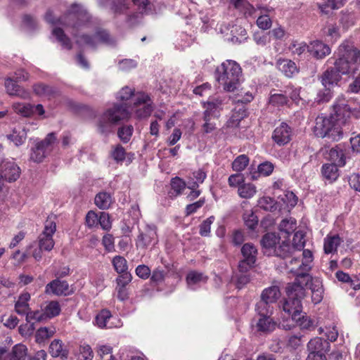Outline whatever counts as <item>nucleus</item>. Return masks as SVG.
Masks as SVG:
<instances>
[{"mask_svg":"<svg viewBox=\"0 0 360 360\" xmlns=\"http://www.w3.org/2000/svg\"><path fill=\"white\" fill-rule=\"evenodd\" d=\"M129 0H112V10L115 14L124 13L128 9Z\"/></svg>","mask_w":360,"mask_h":360,"instance_id":"nucleus-61","label":"nucleus"},{"mask_svg":"<svg viewBox=\"0 0 360 360\" xmlns=\"http://www.w3.org/2000/svg\"><path fill=\"white\" fill-rule=\"evenodd\" d=\"M338 167L339 165L333 163L323 164L321 167L322 175L330 181H335L340 175Z\"/></svg>","mask_w":360,"mask_h":360,"instance_id":"nucleus-29","label":"nucleus"},{"mask_svg":"<svg viewBox=\"0 0 360 360\" xmlns=\"http://www.w3.org/2000/svg\"><path fill=\"white\" fill-rule=\"evenodd\" d=\"M256 327L258 331L268 333L273 331L276 328V322H274L271 316H260Z\"/></svg>","mask_w":360,"mask_h":360,"instance_id":"nucleus-33","label":"nucleus"},{"mask_svg":"<svg viewBox=\"0 0 360 360\" xmlns=\"http://www.w3.org/2000/svg\"><path fill=\"white\" fill-rule=\"evenodd\" d=\"M238 193L242 198H250L256 193V187L250 183L243 184L238 187Z\"/></svg>","mask_w":360,"mask_h":360,"instance_id":"nucleus-47","label":"nucleus"},{"mask_svg":"<svg viewBox=\"0 0 360 360\" xmlns=\"http://www.w3.org/2000/svg\"><path fill=\"white\" fill-rule=\"evenodd\" d=\"M98 224L103 230L109 231L112 227V222L109 214L105 212H100Z\"/></svg>","mask_w":360,"mask_h":360,"instance_id":"nucleus-62","label":"nucleus"},{"mask_svg":"<svg viewBox=\"0 0 360 360\" xmlns=\"http://www.w3.org/2000/svg\"><path fill=\"white\" fill-rule=\"evenodd\" d=\"M302 259H300L296 255L292 257L289 261V267L290 272L295 275V278H300L304 275L309 278L308 283L311 280V276L308 274L311 268L313 262V254L309 250H304L302 252Z\"/></svg>","mask_w":360,"mask_h":360,"instance_id":"nucleus-9","label":"nucleus"},{"mask_svg":"<svg viewBox=\"0 0 360 360\" xmlns=\"http://www.w3.org/2000/svg\"><path fill=\"white\" fill-rule=\"evenodd\" d=\"M278 198L288 210L294 207L297 205L298 200L295 194L290 191H284L283 194L278 195Z\"/></svg>","mask_w":360,"mask_h":360,"instance_id":"nucleus-37","label":"nucleus"},{"mask_svg":"<svg viewBox=\"0 0 360 360\" xmlns=\"http://www.w3.org/2000/svg\"><path fill=\"white\" fill-rule=\"evenodd\" d=\"M297 228V221L293 218L283 219L279 224V230L286 235V238L293 233Z\"/></svg>","mask_w":360,"mask_h":360,"instance_id":"nucleus-39","label":"nucleus"},{"mask_svg":"<svg viewBox=\"0 0 360 360\" xmlns=\"http://www.w3.org/2000/svg\"><path fill=\"white\" fill-rule=\"evenodd\" d=\"M276 67L287 77H292L295 73L298 72L296 64L289 59H278Z\"/></svg>","mask_w":360,"mask_h":360,"instance_id":"nucleus-23","label":"nucleus"},{"mask_svg":"<svg viewBox=\"0 0 360 360\" xmlns=\"http://www.w3.org/2000/svg\"><path fill=\"white\" fill-rule=\"evenodd\" d=\"M56 231V224L53 221L47 220L44 230L39 236V247L41 250L51 251L54 246L53 235Z\"/></svg>","mask_w":360,"mask_h":360,"instance_id":"nucleus-10","label":"nucleus"},{"mask_svg":"<svg viewBox=\"0 0 360 360\" xmlns=\"http://www.w3.org/2000/svg\"><path fill=\"white\" fill-rule=\"evenodd\" d=\"M314 133L317 137L327 138L332 141H338L342 136V127L335 120L334 115L318 116L316 119Z\"/></svg>","mask_w":360,"mask_h":360,"instance_id":"nucleus-6","label":"nucleus"},{"mask_svg":"<svg viewBox=\"0 0 360 360\" xmlns=\"http://www.w3.org/2000/svg\"><path fill=\"white\" fill-rule=\"evenodd\" d=\"M72 34L76 38V44L80 47L87 46L96 49L98 43L110 46L116 45V39L108 30L103 28H97L94 36L86 34H80L78 33V30L72 32Z\"/></svg>","mask_w":360,"mask_h":360,"instance_id":"nucleus-7","label":"nucleus"},{"mask_svg":"<svg viewBox=\"0 0 360 360\" xmlns=\"http://www.w3.org/2000/svg\"><path fill=\"white\" fill-rule=\"evenodd\" d=\"M53 34L56 37L57 40L61 44L63 48L70 50L72 48L70 38L65 34L63 29L56 27L52 31Z\"/></svg>","mask_w":360,"mask_h":360,"instance_id":"nucleus-42","label":"nucleus"},{"mask_svg":"<svg viewBox=\"0 0 360 360\" xmlns=\"http://www.w3.org/2000/svg\"><path fill=\"white\" fill-rule=\"evenodd\" d=\"M214 221V217L211 216L204 220L200 225L199 233L202 236H209L210 233L211 225Z\"/></svg>","mask_w":360,"mask_h":360,"instance_id":"nucleus-60","label":"nucleus"},{"mask_svg":"<svg viewBox=\"0 0 360 360\" xmlns=\"http://www.w3.org/2000/svg\"><path fill=\"white\" fill-rule=\"evenodd\" d=\"M95 205L101 210H107L112 202V197L107 192H100L94 199Z\"/></svg>","mask_w":360,"mask_h":360,"instance_id":"nucleus-34","label":"nucleus"},{"mask_svg":"<svg viewBox=\"0 0 360 360\" xmlns=\"http://www.w3.org/2000/svg\"><path fill=\"white\" fill-rule=\"evenodd\" d=\"M46 320H47V318L44 309L41 311L37 310L34 311H31L30 310L26 316V321L29 323H31L32 321L41 322Z\"/></svg>","mask_w":360,"mask_h":360,"instance_id":"nucleus-56","label":"nucleus"},{"mask_svg":"<svg viewBox=\"0 0 360 360\" xmlns=\"http://www.w3.org/2000/svg\"><path fill=\"white\" fill-rule=\"evenodd\" d=\"M329 347V342L319 337L311 339L307 345L309 354H325Z\"/></svg>","mask_w":360,"mask_h":360,"instance_id":"nucleus-19","label":"nucleus"},{"mask_svg":"<svg viewBox=\"0 0 360 360\" xmlns=\"http://www.w3.org/2000/svg\"><path fill=\"white\" fill-rule=\"evenodd\" d=\"M271 303L261 299L255 306V310L259 316H270L273 312Z\"/></svg>","mask_w":360,"mask_h":360,"instance_id":"nucleus-40","label":"nucleus"},{"mask_svg":"<svg viewBox=\"0 0 360 360\" xmlns=\"http://www.w3.org/2000/svg\"><path fill=\"white\" fill-rule=\"evenodd\" d=\"M33 90L36 94L42 96H51L56 93V90L53 86L44 83L34 84Z\"/></svg>","mask_w":360,"mask_h":360,"instance_id":"nucleus-44","label":"nucleus"},{"mask_svg":"<svg viewBox=\"0 0 360 360\" xmlns=\"http://www.w3.org/2000/svg\"><path fill=\"white\" fill-rule=\"evenodd\" d=\"M46 293H52L57 296L68 295L71 293L69 284L65 281L56 278L46 285Z\"/></svg>","mask_w":360,"mask_h":360,"instance_id":"nucleus-15","label":"nucleus"},{"mask_svg":"<svg viewBox=\"0 0 360 360\" xmlns=\"http://www.w3.org/2000/svg\"><path fill=\"white\" fill-rule=\"evenodd\" d=\"M57 137L55 132H51L41 141H37L31 149L30 160L41 162L53 150Z\"/></svg>","mask_w":360,"mask_h":360,"instance_id":"nucleus-8","label":"nucleus"},{"mask_svg":"<svg viewBox=\"0 0 360 360\" xmlns=\"http://www.w3.org/2000/svg\"><path fill=\"white\" fill-rule=\"evenodd\" d=\"M165 271L160 267H158L155 269L150 274V281L152 283L158 284L165 280Z\"/></svg>","mask_w":360,"mask_h":360,"instance_id":"nucleus-64","label":"nucleus"},{"mask_svg":"<svg viewBox=\"0 0 360 360\" xmlns=\"http://www.w3.org/2000/svg\"><path fill=\"white\" fill-rule=\"evenodd\" d=\"M5 87L8 94L23 98L29 97V93L17 84V81L8 77L5 81Z\"/></svg>","mask_w":360,"mask_h":360,"instance_id":"nucleus-22","label":"nucleus"},{"mask_svg":"<svg viewBox=\"0 0 360 360\" xmlns=\"http://www.w3.org/2000/svg\"><path fill=\"white\" fill-rule=\"evenodd\" d=\"M49 352L53 357H60L61 359H68L69 352L64 346L62 340L59 339L53 340L49 347Z\"/></svg>","mask_w":360,"mask_h":360,"instance_id":"nucleus-21","label":"nucleus"},{"mask_svg":"<svg viewBox=\"0 0 360 360\" xmlns=\"http://www.w3.org/2000/svg\"><path fill=\"white\" fill-rule=\"evenodd\" d=\"M9 360H28L27 348L22 344H17L8 354Z\"/></svg>","mask_w":360,"mask_h":360,"instance_id":"nucleus-31","label":"nucleus"},{"mask_svg":"<svg viewBox=\"0 0 360 360\" xmlns=\"http://www.w3.org/2000/svg\"><path fill=\"white\" fill-rule=\"evenodd\" d=\"M292 136V129L285 122H282L274 131L272 139L278 146H284L290 142Z\"/></svg>","mask_w":360,"mask_h":360,"instance_id":"nucleus-14","label":"nucleus"},{"mask_svg":"<svg viewBox=\"0 0 360 360\" xmlns=\"http://www.w3.org/2000/svg\"><path fill=\"white\" fill-rule=\"evenodd\" d=\"M274 165L269 161L264 162L258 165V172L264 176H269L274 171Z\"/></svg>","mask_w":360,"mask_h":360,"instance_id":"nucleus-63","label":"nucleus"},{"mask_svg":"<svg viewBox=\"0 0 360 360\" xmlns=\"http://www.w3.org/2000/svg\"><path fill=\"white\" fill-rule=\"evenodd\" d=\"M305 245L304 233L298 231L294 233L292 246L296 251H301Z\"/></svg>","mask_w":360,"mask_h":360,"instance_id":"nucleus-54","label":"nucleus"},{"mask_svg":"<svg viewBox=\"0 0 360 360\" xmlns=\"http://www.w3.org/2000/svg\"><path fill=\"white\" fill-rule=\"evenodd\" d=\"M338 55L334 68L341 75L355 73L356 65L360 64V51L354 43L349 41L342 43L338 48Z\"/></svg>","mask_w":360,"mask_h":360,"instance_id":"nucleus-3","label":"nucleus"},{"mask_svg":"<svg viewBox=\"0 0 360 360\" xmlns=\"http://www.w3.org/2000/svg\"><path fill=\"white\" fill-rule=\"evenodd\" d=\"M340 237L336 234L327 236L324 239L323 250L326 254L333 253L337 251L338 247L342 242Z\"/></svg>","mask_w":360,"mask_h":360,"instance_id":"nucleus-27","label":"nucleus"},{"mask_svg":"<svg viewBox=\"0 0 360 360\" xmlns=\"http://www.w3.org/2000/svg\"><path fill=\"white\" fill-rule=\"evenodd\" d=\"M341 75L334 67L328 68L321 76V84L325 88L331 89L340 82Z\"/></svg>","mask_w":360,"mask_h":360,"instance_id":"nucleus-18","label":"nucleus"},{"mask_svg":"<svg viewBox=\"0 0 360 360\" xmlns=\"http://www.w3.org/2000/svg\"><path fill=\"white\" fill-rule=\"evenodd\" d=\"M299 319H292L300 327L301 329L313 330L315 328L314 321L306 315L304 312L299 314Z\"/></svg>","mask_w":360,"mask_h":360,"instance_id":"nucleus-45","label":"nucleus"},{"mask_svg":"<svg viewBox=\"0 0 360 360\" xmlns=\"http://www.w3.org/2000/svg\"><path fill=\"white\" fill-rule=\"evenodd\" d=\"M241 253L243 259L251 263H255L257 260V250L252 243H245L241 248Z\"/></svg>","mask_w":360,"mask_h":360,"instance_id":"nucleus-36","label":"nucleus"},{"mask_svg":"<svg viewBox=\"0 0 360 360\" xmlns=\"http://www.w3.org/2000/svg\"><path fill=\"white\" fill-rule=\"evenodd\" d=\"M288 96L283 94H274L269 97V103L274 106H282L288 103Z\"/></svg>","mask_w":360,"mask_h":360,"instance_id":"nucleus-57","label":"nucleus"},{"mask_svg":"<svg viewBox=\"0 0 360 360\" xmlns=\"http://www.w3.org/2000/svg\"><path fill=\"white\" fill-rule=\"evenodd\" d=\"M234 7L245 15H252L255 13L254 7L247 0H230Z\"/></svg>","mask_w":360,"mask_h":360,"instance_id":"nucleus-38","label":"nucleus"},{"mask_svg":"<svg viewBox=\"0 0 360 360\" xmlns=\"http://www.w3.org/2000/svg\"><path fill=\"white\" fill-rule=\"evenodd\" d=\"M217 79L223 86L224 91L232 92L240 86L242 70L238 63L226 60L216 69Z\"/></svg>","mask_w":360,"mask_h":360,"instance_id":"nucleus-4","label":"nucleus"},{"mask_svg":"<svg viewBox=\"0 0 360 360\" xmlns=\"http://www.w3.org/2000/svg\"><path fill=\"white\" fill-rule=\"evenodd\" d=\"M7 139L12 141L16 146H21L27 139V131L25 127H16L12 130V133L8 134Z\"/></svg>","mask_w":360,"mask_h":360,"instance_id":"nucleus-25","label":"nucleus"},{"mask_svg":"<svg viewBox=\"0 0 360 360\" xmlns=\"http://www.w3.org/2000/svg\"><path fill=\"white\" fill-rule=\"evenodd\" d=\"M308 52L316 59H322L330 53V48L319 40L311 41L307 46Z\"/></svg>","mask_w":360,"mask_h":360,"instance_id":"nucleus-17","label":"nucleus"},{"mask_svg":"<svg viewBox=\"0 0 360 360\" xmlns=\"http://www.w3.org/2000/svg\"><path fill=\"white\" fill-rule=\"evenodd\" d=\"M221 105V101L219 99H212L204 103V108L205 110L203 115L212 117L216 118L219 116V108Z\"/></svg>","mask_w":360,"mask_h":360,"instance_id":"nucleus-28","label":"nucleus"},{"mask_svg":"<svg viewBox=\"0 0 360 360\" xmlns=\"http://www.w3.org/2000/svg\"><path fill=\"white\" fill-rule=\"evenodd\" d=\"M134 127L132 125H123L117 129V136L123 143H127L133 134Z\"/></svg>","mask_w":360,"mask_h":360,"instance_id":"nucleus-46","label":"nucleus"},{"mask_svg":"<svg viewBox=\"0 0 360 360\" xmlns=\"http://www.w3.org/2000/svg\"><path fill=\"white\" fill-rule=\"evenodd\" d=\"M152 102L148 95L144 93H137L134 97V105L136 107H139L136 111V116L139 118H145L150 115L153 108Z\"/></svg>","mask_w":360,"mask_h":360,"instance_id":"nucleus-11","label":"nucleus"},{"mask_svg":"<svg viewBox=\"0 0 360 360\" xmlns=\"http://www.w3.org/2000/svg\"><path fill=\"white\" fill-rule=\"evenodd\" d=\"M110 154V157L117 164H122L124 161L127 156V152L121 144H117L112 146V150Z\"/></svg>","mask_w":360,"mask_h":360,"instance_id":"nucleus-41","label":"nucleus"},{"mask_svg":"<svg viewBox=\"0 0 360 360\" xmlns=\"http://www.w3.org/2000/svg\"><path fill=\"white\" fill-rule=\"evenodd\" d=\"M281 297L280 289L276 285H272L265 288L261 295V299L271 304L276 303Z\"/></svg>","mask_w":360,"mask_h":360,"instance_id":"nucleus-30","label":"nucleus"},{"mask_svg":"<svg viewBox=\"0 0 360 360\" xmlns=\"http://www.w3.org/2000/svg\"><path fill=\"white\" fill-rule=\"evenodd\" d=\"M207 276L202 273L196 271H191L186 276V282L189 288L193 289V286L200 283H206Z\"/></svg>","mask_w":360,"mask_h":360,"instance_id":"nucleus-35","label":"nucleus"},{"mask_svg":"<svg viewBox=\"0 0 360 360\" xmlns=\"http://www.w3.org/2000/svg\"><path fill=\"white\" fill-rule=\"evenodd\" d=\"M20 175V169L13 161H8L4 163L0 178L9 182L16 181Z\"/></svg>","mask_w":360,"mask_h":360,"instance_id":"nucleus-16","label":"nucleus"},{"mask_svg":"<svg viewBox=\"0 0 360 360\" xmlns=\"http://www.w3.org/2000/svg\"><path fill=\"white\" fill-rule=\"evenodd\" d=\"M55 333V330L47 327H41L39 328L35 334V340L38 343H41L46 340L52 337Z\"/></svg>","mask_w":360,"mask_h":360,"instance_id":"nucleus-51","label":"nucleus"},{"mask_svg":"<svg viewBox=\"0 0 360 360\" xmlns=\"http://www.w3.org/2000/svg\"><path fill=\"white\" fill-rule=\"evenodd\" d=\"M257 206L265 211L269 212H274L277 209L275 200L268 196L259 198L257 202Z\"/></svg>","mask_w":360,"mask_h":360,"instance_id":"nucleus-49","label":"nucleus"},{"mask_svg":"<svg viewBox=\"0 0 360 360\" xmlns=\"http://www.w3.org/2000/svg\"><path fill=\"white\" fill-rule=\"evenodd\" d=\"M111 312L108 309H102L96 316V325L103 328L106 327L108 321L111 318Z\"/></svg>","mask_w":360,"mask_h":360,"instance_id":"nucleus-55","label":"nucleus"},{"mask_svg":"<svg viewBox=\"0 0 360 360\" xmlns=\"http://www.w3.org/2000/svg\"><path fill=\"white\" fill-rule=\"evenodd\" d=\"M60 310V306L57 301L49 302L44 308V311L47 319L59 315Z\"/></svg>","mask_w":360,"mask_h":360,"instance_id":"nucleus-48","label":"nucleus"},{"mask_svg":"<svg viewBox=\"0 0 360 360\" xmlns=\"http://www.w3.org/2000/svg\"><path fill=\"white\" fill-rule=\"evenodd\" d=\"M157 241L156 227L147 225L145 231L139 233L136 240V246L137 248L146 249Z\"/></svg>","mask_w":360,"mask_h":360,"instance_id":"nucleus-12","label":"nucleus"},{"mask_svg":"<svg viewBox=\"0 0 360 360\" xmlns=\"http://www.w3.org/2000/svg\"><path fill=\"white\" fill-rule=\"evenodd\" d=\"M296 250L288 243L283 242L274 249V255L283 259L291 258L295 256Z\"/></svg>","mask_w":360,"mask_h":360,"instance_id":"nucleus-26","label":"nucleus"},{"mask_svg":"<svg viewBox=\"0 0 360 360\" xmlns=\"http://www.w3.org/2000/svg\"><path fill=\"white\" fill-rule=\"evenodd\" d=\"M351 113L350 108L345 98H338L333 105V114L335 120L340 123V125L345 124L347 118L349 117Z\"/></svg>","mask_w":360,"mask_h":360,"instance_id":"nucleus-13","label":"nucleus"},{"mask_svg":"<svg viewBox=\"0 0 360 360\" xmlns=\"http://www.w3.org/2000/svg\"><path fill=\"white\" fill-rule=\"evenodd\" d=\"M309 278L304 275L295 278L294 282L288 283L286 287V295L283 304V309L292 319H299V314L302 312V300L305 297V286L309 285Z\"/></svg>","mask_w":360,"mask_h":360,"instance_id":"nucleus-1","label":"nucleus"},{"mask_svg":"<svg viewBox=\"0 0 360 360\" xmlns=\"http://www.w3.org/2000/svg\"><path fill=\"white\" fill-rule=\"evenodd\" d=\"M280 237H278L275 233H266L261 240L262 245L264 248L273 251L274 252L275 248H277L276 245L279 243Z\"/></svg>","mask_w":360,"mask_h":360,"instance_id":"nucleus-32","label":"nucleus"},{"mask_svg":"<svg viewBox=\"0 0 360 360\" xmlns=\"http://www.w3.org/2000/svg\"><path fill=\"white\" fill-rule=\"evenodd\" d=\"M30 300V294L28 292L22 293L15 304V310L17 314L22 316H27L30 311V306L28 304Z\"/></svg>","mask_w":360,"mask_h":360,"instance_id":"nucleus-24","label":"nucleus"},{"mask_svg":"<svg viewBox=\"0 0 360 360\" xmlns=\"http://www.w3.org/2000/svg\"><path fill=\"white\" fill-rule=\"evenodd\" d=\"M249 158L246 155H238L232 162V169L238 172L243 171L249 164Z\"/></svg>","mask_w":360,"mask_h":360,"instance_id":"nucleus-50","label":"nucleus"},{"mask_svg":"<svg viewBox=\"0 0 360 360\" xmlns=\"http://www.w3.org/2000/svg\"><path fill=\"white\" fill-rule=\"evenodd\" d=\"M94 353L89 345H81L77 356L78 360H92Z\"/></svg>","mask_w":360,"mask_h":360,"instance_id":"nucleus-58","label":"nucleus"},{"mask_svg":"<svg viewBox=\"0 0 360 360\" xmlns=\"http://www.w3.org/2000/svg\"><path fill=\"white\" fill-rule=\"evenodd\" d=\"M325 157L331 163L339 165V167H343L346 164L345 154L339 146L330 148Z\"/></svg>","mask_w":360,"mask_h":360,"instance_id":"nucleus-20","label":"nucleus"},{"mask_svg":"<svg viewBox=\"0 0 360 360\" xmlns=\"http://www.w3.org/2000/svg\"><path fill=\"white\" fill-rule=\"evenodd\" d=\"M130 114L126 104L115 103L99 115L96 121L97 131L108 136L113 131L114 127L121 121L128 120Z\"/></svg>","mask_w":360,"mask_h":360,"instance_id":"nucleus-2","label":"nucleus"},{"mask_svg":"<svg viewBox=\"0 0 360 360\" xmlns=\"http://www.w3.org/2000/svg\"><path fill=\"white\" fill-rule=\"evenodd\" d=\"M90 15L81 5L72 4L68 13L61 18L55 20L52 12L48 11L45 15V20L51 24L60 23L66 26H71L72 32L82 27H89Z\"/></svg>","mask_w":360,"mask_h":360,"instance_id":"nucleus-5","label":"nucleus"},{"mask_svg":"<svg viewBox=\"0 0 360 360\" xmlns=\"http://www.w3.org/2000/svg\"><path fill=\"white\" fill-rule=\"evenodd\" d=\"M13 108L17 114L22 117H30L34 114V105L30 103H14Z\"/></svg>","mask_w":360,"mask_h":360,"instance_id":"nucleus-43","label":"nucleus"},{"mask_svg":"<svg viewBox=\"0 0 360 360\" xmlns=\"http://www.w3.org/2000/svg\"><path fill=\"white\" fill-rule=\"evenodd\" d=\"M115 270L119 274L127 273L128 266L127 260L122 256H115L112 261Z\"/></svg>","mask_w":360,"mask_h":360,"instance_id":"nucleus-52","label":"nucleus"},{"mask_svg":"<svg viewBox=\"0 0 360 360\" xmlns=\"http://www.w3.org/2000/svg\"><path fill=\"white\" fill-rule=\"evenodd\" d=\"M171 187L176 195H180L186 187V182L181 178L176 176L171 180Z\"/></svg>","mask_w":360,"mask_h":360,"instance_id":"nucleus-59","label":"nucleus"},{"mask_svg":"<svg viewBox=\"0 0 360 360\" xmlns=\"http://www.w3.org/2000/svg\"><path fill=\"white\" fill-rule=\"evenodd\" d=\"M243 220L245 226L251 230H254L258 224V218L252 210L243 214Z\"/></svg>","mask_w":360,"mask_h":360,"instance_id":"nucleus-53","label":"nucleus"}]
</instances>
